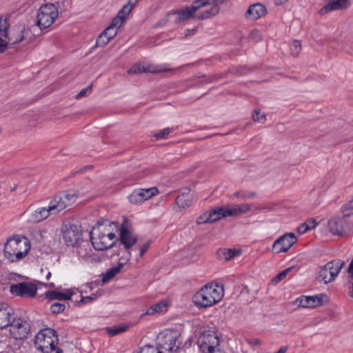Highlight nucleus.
Segmentation results:
<instances>
[{"label":"nucleus","mask_w":353,"mask_h":353,"mask_svg":"<svg viewBox=\"0 0 353 353\" xmlns=\"http://www.w3.org/2000/svg\"><path fill=\"white\" fill-rule=\"evenodd\" d=\"M209 211H207L200 215L196 219V223L199 225L205 223H212L209 216Z\"/></svg>","instance_id":"nucleus-41"},{"label":"nucleus","mask_w":353,"mask_h":353,"mask_svg":"<svg viewBox=\"0 0 353 353\" xmlns=\"http://www.w3.org/2000/svg\"><path fill=\"white\" fill-rule=\"evenodd\" d=\"M196 31H197V28H192V29H188L185 32V37H188V36L192 35Z\"/></svg>","instance_id":"nucleus-54"},{"label":"nucleus","mask_w":353,"mask_h":353,"mask_svg":"<svg viewBox=\"0 0 353 353\" xmlns=\"http://www.w3.org/2000/svg\"><path fill=\"white\" fill-rule=\"evenodd\" d=\"M234 196L243 200H246L248 199H253L256 197V194L255 192L248 191V190H239L234 193Z\"/></svg>","instance_id":"nucleus-34"},{"label":"nucleus","mask_w":353,"mask_h":353,"mask_svg":"<svg viewBox=\"0 0 353 353\" xmlns=\"http://www.w3.org/2000/svg\"><path fill=\"white\" fill-rule=\"evenodd\" d=\"M50 276H51V273L48 272V274L46 275V279H49Z\"/></svg>","instance_id":"nucleus-60"},{"label":"nucleus","mask_w":353,"mask_h":353,"mask_svg":"<svg viewBox=\"0 0 353 353\" xmlns=\"http://www.w3.org/2000/svg\"><path fill=\"white\" fill-rule=\"evenodd\" d=\"M88 168H89L88 166H85L83 168H82V169L79 170L78 171V172H83L84 170H86V169H88Z\"/></svg>","instance_id":"nucleus-58"},{"label":"nucleus","mask_w":353,"mask_h":353,"mask_svg":"<svg viewBox=\"0 0 353 353\" xmlns=\"http://www.w3.org/2000/svg\"><path fill=\"white\" fill-rule=\"evenodd\" d=\"M195 10H193V5L191 7H185L183 9L176 10L173 14L176 16L175 22L181 23L192 18L194 16Z\"/></svg>","instance_id":"nucleus-26"},{"label":"nucleus","mask_w":353,"mask_h":353,"mask_svg":"<svg viewBox=\"0 0 353 353\" xmlns=\"http://www.w3.org/2000/svg\"><path fill=\"white\" fill-rule=\"evenodd\" d=\"M228 211V209L225 207H219L209 210V216L211 220V223L216 222L222 218L230 216L227 214Z\"/></svg>","instance_id":"nucleus-30"},{"label":"nucleus","mask_w":353,"mask_h":353,"mask_svg":"<svg viewBox=\"0 0 353 353\" xmlns=\"http://www.w3.org/2000/svg\"><path fill=\"white\" fill-rule=\"evenodd\" d=\"M294 234L287 233L276 240L272 245L273 251L276 253L286 252L296 242Z\"/></svg>","instance_id":"nucleus-16"},{"label":"nucleus","mask_w":353,"mask_h":353,"mask_svg":"<svg viewBox=\"0 0 353 353\" xmlns=\"http://www.w3.org/2000/svg\"><path fill=\"white\" fill-rule=\"evenodd\" d=\"M134 6L135 3L132 5L130 3V1H128L127 4L123 6L118 12L117 15L112 19V21H113V25L117 24L121 27Z\"/></svg>","instance_id":"nucleus-23"},{"label":"nucleus","mask_w":353,"mask_h":353,"mask_svg":"<svg viewBox=\"0 0 353 353\" xmlns=\"http://www.w3.org/2000/svg\"><path fill=\"white\" fill-rule=\"evenodd\" d=\"M345 265V261L340 259L332 260L321 266L319 270V278L325 283L333 281Z\"/></svg>","instance_id":"nucleus-8"},{"label":"nucleus","mask_w":353,"mask_h":353,"mask_svg":"<svg viewBox=\"0 0 353 353\" xmlns=\"http://www.w3.org/2000/svg\"><path fill=\"white\" fill-rule=\"evenodd\" d=\"M150 243H151V241H148L146 243H143L140 247V252H139V256H143V254L145 253V252L148 250V248H149V247L150 245Z\"/></svg>","instance_id":"nucleus-47"},{"label":"nucleus","mask_w":353,"mask_h":353,"mask_svg":"<svg viewBox=\"0 0 353 353\" xmlns=\"http://www.w3.org/2000/svg\"><path fill=\"white\" fill-rule=\"evenodd\" d=\"M56 353H63V350L61 349H57L56 350Z\"/></svg>","instance_id":"nucleus-59"},{"label":"nucleus","mask_w":353,"mask_h":353,"mask_svg":"<svg viewBox=\"0 0 353 353\" xmlns=\"http://www.w3.org/2000/svg\"><path fill=\"white\" fill-rule=\"evenodd\" d=\"M259 31L257 30H254L253 31L251 32L250 33V37L252 38H257V37H259Z\"/></svg>","instance_id":"nucleus-55"},{"label":"nucleus","mask_w":353,"mask_h":353,"mask_svg":"<svg viewBox=\"0 0 353 353\" xmlns=\"http://www.w3.org/2000/svg\"><path fill=\"white\" fill-rule=\"evenodd\" d=\"M306 228V223H303L302 224L299 228V232H300V230H303L304 228Z\"/></svg>","instance_id":"nucleus-57"},{"label":"nucleus","mask_w":353,"mask_h":353,"mask_svg":"<svg viewBox=\"0 0 353 353\" xmlns=\"http://www.w3.org/2000/svg\"><path fill=\"white\" fill-rule=\"evenodd\" d=\"M60 196H67V199H68V202H69V205H70L72 203L74 202V197H75V195L74 194H59Z\"/></svg>","instance_id":"nucleus-51"},{"label":"nucleus","mask_w":353,"mask_h":353,"mask_svg":"<svg viewBox=\"0 0 353 353\" xmlns=\"http://www.w3.org/2000/svg\"><path fill=\"white\" fill-rule=\"evenodd\" d=\"M52 215L48 207L38 208L27 211L28 221L32 223H39Z\"/></svg>","instance_id":"nucleus-19"},{"label":"nucleus","mask_w":353,"mask_h":353,"mask_svg":"<svg viewBox=\"0 0 353 353\" xmlns=\"http://www.w3.org/2000/svg\"><path fill=\"white\" fill-rule=\"evenodd\" d=\"M128 330V326H123V325H117L114 326L113 327H111L109 330V333L111 335H117L118 334H120L121 332H123Z\"/></svg>","instance_id":"nucleus-43"},{"label":"nucleus","mask_w":353,"mask_h":353,"mask_svg":"<svg viewBox=\"0 0 353 353\" xmlns=\"http://www.w3.org/2000/svg\"><path fill=\"white\" fill-rule=\"evenodd\" d=\"M9 23L8 19L0 17V36L1 37H8V34L10 32L8 31Z\"/></svg>","instance_id":"nucleus-36"},{"label":"nucleus","mask_w":353,"mask_h":353,"mask_svg":"<svg viewBox=\"0 0 353 353\" xmlns=\"http://www.w3.org/2000/svg\"><path fill=\"white\" fill-rule=\"evenodd\" d=\"M227 214L230 216H236L248 212L251 207L248 203H241L234 205L232 208H228Z\"/></svg>","instance_id":"nucleus-31"},{"label":"nucleus","mask_w":353,"mask_h":353,"mask_svg":"<svg viewBox=\"0 0 353 353\" xmlns=\"http://www.w3.org/2000/svg\"><path fill=\"white\" fill-rule=\"evenodd\" d=\"M58 336L51 328L43 329L34 337V345L43 353H50L57 350Z\"/></svg>","instance_id":"nucleus-4"},{"label":"nucleus","mask_w":353,"mask_h":353,"mask_svg":"<svg viewBox=\"0 0 353 353\" xmlns=\"http://www.w3.org/2000/svg\"><path fill=\"white\" fill-rule=\"evenodd\" d=\"M180 334L174 330H165L158 338L157 345L155 346L159 353H173L181 345Z\"/></svg>","instance_id":"nucleus-5"},{"label":"nucleus","mask_w":353,"mask_h":353,"mask_svg":"<svg viewBox=\"0 0 353 353\" xmlns=\"http://www.w3.org/2000/svg\"><path fill=\"white\" fill-rule=\"evenodd\" d=\"M121 27L117 24L113 25V21L98 37L95 47L101 48L107 45L118 33Z\"/></svg>","instance_id":"nucleus-17"},{"label":"nucleus","mask_w":353,"mask_h":353,"mask_svg":"<svg viewBox=\"0 0 353 353\" xmlns=\"http://www.w3.org/2000/svg\"><path fill=\"white\" fill-rule=\"evenodd\" d=\"M290 50L291 54L294 57L298 56L301 50V44L300 41L294 40L292 43L290 44Z\"/></svg>","instance_id":"nucleus-37"},{"label":"nucleus","mask_w":353,"mask_h":353,"mask_svg":"<svg viewBox=\"0 0 353 353\" xmlns=\"http://www.w3.org/2000/svg\"><path fill=\"white\" fill-rule=\"evenodd\" d=\"M288 350V347L282 346L275 353H285Z\"/></svg>","instance_id":"nucleus-56"},{"label":"nucleus","mask_w":353,"mask_h":353,"mask_svg":"<svg viewBox=\"0 0 353 353\" xmlns=\"http://www.w3.org/2000/svg\"><path fill=\"white\" fill-rule=\"evenodd\" d=\"M46 296L50 301L59 300V301H67L72 298V293L68 290L65 292H57V291H48L45 293Z\"/></svg>","instance_id":"nucleus-28"},{"label":"nucleus","mask_w":353,"mask_h":353,"mask_svg":"<svg viewBox=\"0 0 353 353\" xmlns=\"http://www.w3.org/2000/svg\"><path fill=\"white\" fill-rule=\"evenodd\" d=\"M192 194L190 190L180 194L176 199V204L179 208L185 209L188 208L192 201Z\"/></svg>","instance_id":"nucleus-27"},{"label":"nucleus","mask_w":353,"mask_h":353,"mask_svg":"<svg viewBox=\"0 0 353 353\" xmlns=\"http://www.w3.org/2000/svg\"><path fill=\"white\" fill-rule=\"evenodd\" d=\"M58 13V8L54 3H46L39 9L36 24L41 30L47 28L54 23Z\"/></svg>","instance_id":"nucleus-7"},{"label":"nucleus","mask_w":353,"mask_h":353,"mask_svg":"<svg viewBox=\"0 0 353 353\" xmlns=\"http://www.w3.org/2000/svg\"><path fill=\"white\" fill-rule=\"evenodd\" d=\"M255 343H256V344H260V341H259V340H256V341H255Z\"/></svg>","instance_id":"nucleus-61"},{"label":"nucleus","mask_w":353,"mask_h":353,"mask_svg":"<svg viewBox=\"0 0 353 353\" xmlns=\"http://www.w3.org/2000/svg\"><path fill=\"white\" fill-rule=\"evenodd\" d=\"M8 327L11 338L19 342L28 338L30 330V324L26 320L14 316Z\"/></svg>","instance_id":"nucleus-9"},{"label":"nucleus","mask_w":353,"mask_h":353,"mask_svg":"<svg viewBox=\"0 0 353 353\" xmlns=\"http://www.w3.org/2000/svg\"><path fill=\"white\" fill-rule=\"evenodd\" d=\"M91 89H92V85H90V86H88V88H84V89L81 90V91L77 94V95L76 98L79 99H80V98H81V97H84L88 91H90V90H91Z\"/></svg>","instance_id":"nucleus-49"},{"label":"nucleus","mask_w":353,"mask_h":353,"mask_svg":"<svg viewBox=\"0 0 353 353\" xmlns=\"http://www.w3.org/2000/svg\"><path fill=\"white\" fill-rule=\"evenodd\" d=\"M14 316V310L8 303H0V329L8 327Z\"/></svg>","instance_id":"nucleus-20"},{"label":"nucleus","mask_w":353,"mask_h":353,"mask_svg":"<svg viewBox=\"0 0 353 353\" xmlns=\"http://www.w3.org/2000/svg\"><path fill=\"white\" fill-rule=\"evenodd\" d=\"M37 292V285L29 282H21L10 286V292L16 296L33 298L36 296Z\"/></svg>","instance_id":"nucleus-12"},{"label":"nucleus","mask_w":353,"mask_h":353,"mask_svg":"<svg viewBox=\"0 0 353 353\" xmlns=\"http://www.w3.org/2000/svg\"><path fill=\"white\" fill-rule=\"evenodd\" d=\"M30 249L27 238L13 236L7 240L3 249L5 256L11 262L23 259Z\"/></svg>","instance_id":"nucleus-3"},{"label":"nucleus","mask_w":353,"mask_h":353,"mask_svg":"<svg viewBox=\"0 0 353 353\" xmlns=\"http://www.w3.org/2000/svg\"><path fill=\"white\" fill-rule=\"evenodd\" d=\"M155 346L151 345H145L139 348L137 353H159Z\"/></svg>","instance_id":"nucleus-38"},{"label":"nucleus","mask_w":353,"mask_h":353,"mask_svg":"<svg viewBox=\"0 0 353 353\" xmlns=\"http://www.w3.org/2000/svg\"><path fill=\"white\" fill-rule=\"evenodd\" d=\"M117 227V223L108 220L99 222L90 233L94 248L97 250H105L112 248L116 241L114 229Z\"/></svg>","instance_id":"nucleus-1"},{"label":"nucleus","mask_w":353,"mask_h":353,"mask_svg":"<svg viewBox=\"0 0 353 353\" xmlns=\"http://www.w3.org/2000/svg\"><path fill=\"white\" fill-rule=\"evenodd\" d=\"M267 11L264 5L261 3H256L251 5L246 12V17L250 20H256L265 15Z\"/></svg>","instance_id":"nucleus-22"},{"label":"nucleus","mask_w":353,"mask_h":353,"mask_svg":"<svg viewBox=\"0 0 353 353\" xmlns=\"http://www.w3.org/2000/svg\"><path fill=\"white\" fill-rule=\"evenodd\" d=\"M65 308V305L64 304L60 303H54L51 305L50 310L53 314H57L61 312H63Z\"/></svg>","instance_id":"nucleus-40"},{"label":"nucleus","mask_w":353,"mask_h":353,"mask_svg":"<svg viewBox=\"0 0 353 353\" xmlns=\"http://www.w3.org/2000/svg\"><path fill=\"white\" fill-rule=\"evenodd\" d=\"M7 44H8L7 41H6L5 40H3V39H1L0 37V53L3 52L5 50L7 46Z\"/></svg>","instance_id":"nucleus-53"},{"label":"nucleus","mask_w":353,"mask_h":353,"mask_svg":"<svg viewBox=\"0 0 353 353\" xmlns=\"http://www.w3.org/2000/svg\"><path fill=\"white\" fill-rule=\"evenodd\" d=\"M82 232L80 226L76 224L65 225L63 229V237L68 246H75L81 239Z\"/></svg>","instance_id":"nucleus-13"},{"label":"nucleus","mask_w":353,"mask_h":353,"mask_svg":"<svg viewBox=\"0 0 353 353\" xmlns=\"http://www.w3.org/2000/svg\"><path fill=\"white\" fill-rule=\"evenodd\" d=\"M2 132V130H1V128L0 127V134Z\"/></svg>","instance_id":"nucleus-64"},{"label":"nucleus","mask_w":353,"mask_h":353,"mask_svg":"<svg viewBox=\"0 0 353 353\" xmlns=\"http://www.w3.org/2000/svg\"><path fill=\"white\" fill-rule=\"evenodd\" d=\"M50 287H54V283H50Z\"/></svg>","instance_id":"nucleus-63"},{"label":"nucleus","mask_w":353,"mask_h":353,"mask_svg":"<svg viewBox=\"0 0 353 353\" xmlns=\"http://www.w3.org/2000/svg\"><path fill=\"white\" fill-rule=\"evenodd\" d=\"M227 253H228V256H226L225 258L228 260H229V259L233 258L234 256L239 254L240 252L239 250H236L229 249L227 251Z\"/></svg>","instance_id":"nucleus-48"},{"label":"nucleus","mask_w":353,"mask_h":353,"mask_svg":"<svg viewBox=\"0 0 353 353\" xmlns=\"http://www.w3.org/2000/svg\"><path fill=\"white\" fill-rule=\"evenodd\" d=\"M171 68L168 64L153 65V64H142L137 63L132 65L128 72L130 74H141L143 72L159 73L170 71Z\"/></svg>","instance_id":"nucleus-14"},{"label":"nucleus","mask_w":353,"mask_h":353,"mask_svg":"<svg viewBox=\"0 0 353 353\" xmlns=\"http://www.w3.org/2000/svg\"><path fill=\"white\" fill-rule=\"evenodd\" d=\"M218 335L212 331H205L199 337L197 344L202 353H227L221 347Z\"/></svg>","instance_id":"nucleus-6"},{"label":"nucleus","mask_w":353,"mask_h":353,"mask_svg":"<svg viewBox=\"0 0 353 353\" xmlns=\"http://www.w3.org/2000/svg\"><path fill=\"white\" fill-rule=\"evenodd\" d=\"M158 192V189L155 187L137 189L128 196V200L132 204H141L157 194Z\"/></svg>","instance_id":"nucleus-15"},{"label":"nucleus","mask_w":353,"mask_h":353,"mask_svg":"<svg viewBox=\"0 0 353 353\" xmlns=\"http://www.w3.org/2000/svg\"><path fill=\"white\" fill-rule=\"evenodd\" d=\"M305 223H306V228H304L303 230H300L301 233H305L307 231H308V230H310L311 229L314 228L316 226V225H317V223H316V220H314V219L310 220V221H307Z\"/></svg>","instance_id":"nucleus-46"},{"label":"nucleus","mask_w":353,"mask_h":353,"mask_svg":"<svg viewBox=\"0 0 353 353\" xmlns=\"http://www.w3.org/2000/svg\"><path fill=\"white\" fill-rule=\"evenodd\" d=\"M224 295L223 285L211 283L203 286L193 296L194 303L199 307H210L219 302Z\"/></svg>","instance_id":"nucleus-2"},{"label":"nucleus","mask_w":353,"mask_h":353,"mask_svg":"<svg viewBox=\"0 0 353 353\" xmlns=\"http://www.w3.org/2000/svg\"><path fill=\"white\" fill-rule=\"evenodd\" d=\"M330 231L334 235L341 236L344 233L343 220L339 216L330 219L328 221Z\"/></svg>","instance_id":"nucleus-25"},{"label":"nucleus","mask_w":353,"mask_h":353,"mask_svg":"<svg viewBox=\"0 0 353 353\" xmlns=\"http://www.w3.org/2000/svg\"><path fill=\"white\" fill-rule=\"evenodd\" d=\"M93 300H94V298L92 296H88L82 297L79 302L82 303H88L92 302Z\"/></svg>","instance_id":"nucleus-52"},{"label":"nucleus","mask_w":353,"mask_h":353,"mask_svg":"<svg viewBox=\"0 0 353 353\" xmlns=\"http://www.w3.org/2000/svg\"><path fill=\"white\" fill-rule=\"evenodd\" d=\"M292 270V268H288L285 269V270L279 272L274 278L272 279V282L277 283L280 282L281 280H283L289 273V272Z\"/></svg>","instance_id":"nucleus-44"},{"label":"nucleus","mask_w":353,"mask_h":353,"mask_svg":"<svg viewBox=\"0 0 353 353\" xmlns=\"http://www.w3.org/2000/svg\"><path fill=\"white\" fill-rule=\"evenodd\" d=\"M67 196H60L59 194L55 196L53 199L50 201L48 208L52 215L59 213L69 205Z\"/></svg>","instance_id":"nucleus-21"},{"label":"nucleus","mask_w":353,"mask_h":353,"mask_svg":"<svg viewBox=\"0 0 353 353\" xmlns=\"http://www.w3.org/2000/svg\"><path fill=\"white\" fill-rule=\"evenodd\" d=\"M253 120L256 122L263 123L266 120V115L261 114L260 110H255L253 114Z\"/></svg>","instance_id":"nucleus-42"},{"label":"nucleus","mask_w":353,"mask_h":353,"mask_svg":"<svg viewBox=\"0 0 353 353\" xmlns=\"http://www.w3.org/2000/svg\"><path fill=\"white\" fill-rule=\"evenodd\" d=\"M324 295L302 296L296 299V304L303 307H316L323 305Z\"/></svg>","instance_id":"nucleus-18"},{"label":"nucleus","mask_w":353,"mask_h":353,"mask_svg":"<svg viewBox=\"0 0 353 353\" xmlns=\"http://www.w3.org/2000/svg\"><path fill=\"white\" fill-rule=\"evenodd\" d=\"M138 240L130 221L124 219L119 228V241L125 250H129L136 244Z\"/></svg>","instance_id":"nucleus-10"},{"label":"nucleus","mask_w":353,"mask_h":353,"mask_svg":"<svg viewBox=\"0 0 353 353\" xmlns=\"http://www.w3.org/2000/svg\"><path fill=\"white\" fill-rule=\"evenodd\" d=\"M276 5H282V1H279V3H277Z\"/></svg>","instance_id":"nucleus-62"},{"label":"nucleus","mask_w":353,"mask_h":353,"mask_svg":"<svg viewBox=\"0 0 353 353\" xmlns=\"http://www.w3.org/2000/svg\"><path fill=\"white\" fill-rule=\"evenodd\" d=\"M193 10L195 12L200 10L201 15L197 17L198 19H206L218 14L220 7L219 1H194Z\"/></svg>","instance_id":"nucleus-11"},{"label":"nucleus","mask_w":353,"mask_h":353,"mask_svg":"<svg viewBox=\"0 0 353 353\" xmlns=\"http://www.w3.org/2000/svg\"><path fill=\"white\" fill-rule=\"evenodd\" d=\"M172 132V129L170 128H164L160 130L159 132L155 133L154 137H156L157 139H166L168 136Z\"/></svg>","instance_id":"nucleus-39"},{"label":"nucleus","mask_w":353,"mask_h":353,"mask_svg":"<svg viewBox=\"0 0 353 353\" xmlns=\"http://www.w3.org/2000/svg\"><path fill=\"white\" fill-rule=\"evenodd\" d=\"M350 6V1H329L319 11L321 14H325L333 10L347 9Z\"/></svg>","instance_id":"nucleus-24"},{"label":"nucleus","mask_w":353,"mask_h":353,"mask_svg":"<svg viewBox=\"0 0 353 353\" xmlns=\"http://www.w3.org/2000/svg\"><path fill=\"white\" fill-rule=\"evenodd\" d=\"M123 268V264L120 263L117 266L108 270L103 275V283L108 282L110 279L114 277L117 274L120 273Z\"/></svg>","instance_id":"nucleus-33"},{"label":"nucleus","mask_w":353,"mask_h":353,"mask_svg":"<svg viewBox=\"0 0 353 353\" xmlns=\"http://www.w3.org/2000/svg\"><path fill=\"white\" fill-rule=\"evenodd\" d=\"M23 343V341L19 342L15 339H12L9 340L8 346L12 349V350L15 352L20 350Z\"/></svg>","instance_id":"nucleus-45"},{"label":"nucleus","mask_w":353,"mask_h":353,"mask_svg":"<svg viewBox=\"0 0 353 353\" xmlns=\"http://www.w3.org/2000/svg\"><path fill=\"white\" fill-rule=\"evenodd\" d=\"M168 307V302L165 300H162L159 303H157L151 305L146 310L145 314L154 315L155 314H159L167 311Z\"/></svg>","instance_id":"nucleus-29"},{"label":"nucleus","mask_w":353,"mask_h":353,"mask_svg":"<svg viewBox=\"0 0 353 353\" xmlns=\"http://www.w3.org/2000/svg\"><path fill=\"white\" fill-rule=\"evenodd\" d=\"M24 30V28H19L15 31L10 32L8 34V37H6V38L8 39V42H10L11 44L19 43L23 40Z\"/></svg>","instance_id":"nucleus-32"},{"label":"nucleus","mask_w":353,"mask_h":353,"mask_svg":"<svg viewBox=\"0 0 353 353\" xmlns=\"http://www.w3.org/2000/svg\"><path fill=\"white\" fill-rule=\"evenodd\" d=\"M78 254L82 257L85 258L88 256V253L86 252V249H85L83 246H79L77 250Z\"/></svg>","instance_id":"nucleus-50"},{"label":"nucleus","mask_w":353,"mask_h":353,"mask_svg":"<svg viewBox=\"0 0 353 353\" xmlns=\"http://www.w3.org/2000/svg\"><path fill=\"white\" fill-rule=\"evenodd\" d=\"M343 218L353 216V198L341 208Z\"/></svg>","instance_id":"nucleus-35"}]
</instances>
